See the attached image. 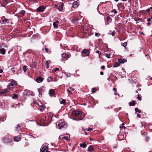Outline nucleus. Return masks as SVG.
I'll return each mask as SVG.
<instances>
[{
    "label": "nucleus",
    "mask_w": 152,
    "mask_h": 152,
    "mask_svg": "<svg viewBox=\"0 0 152 152\" xmlns=\"http://www.w3.org/2000/svg\"><path fill=\"white\" fill-rule=\"evenodd\" d=\"M80 145L81 147L84 148L86 147L87 146L86 145L85 143L80 144Z\"/></svg>",
    "instance_id": "obj_23"
},
{
    "label": "nucleus",
    "mask_w": 152,
    "mask_h": 152,
    "mask_svg": "<svg viewBox=\"0 0 152 152\" xmlns=\"http://www.w3.org/2000/svg\"><path fill=\"white\" fill-rule=\"evenodd\" d=\"M93 129L92 128L89 127L88 128V129L87 130H88L89 131L91 132V131H93Z\"/></svg>",
    "instance_id": "obj_42"
},
{
    "label": "nucleus",
    "mask_w": 152,
    "mask_h": 152,
    "mask_svg": "<svg viewBox=\"0 0 152 152\" xmlns=\"http://www.w3.org/2000/svg\"><path fill=\"white\" fill-rule=\"evenodd\" d=\"M92 89V92L93 93L95 92L96 91V89L95 88H93Z\"/></svg>",
    "instance_id": "obj_39"
},
{
    "label": "nucleus",
    "mask_w": 152,
    "mask_h": 152,
    "mask_svg": "<svg viewBox=\"0 0 152 152\" xmlns=\"http://www.w3.org/2000/svg\"><path fill=\"white\" fill-rule=\"evenodd\" d=\"M6 93H9V91L7 89H5L1 91V93L2 94H5Z\"/></svg>",
    "instance_id": "obj_15"
},
{
    "label": "nucleus",
    "mask_w": 152,
    "mask_h": 152,
    "mask_svg": "<svg viewBox=\"0 0 152 152\" xmlns=\"http://www.w3.org/2000/svg\"><path fill=\"white\" fill-rule=\"evenodd\" d=\"M135 102L134 101H132L131 102H129V104L130 106H134L135 104Z\"/></svg>",
    "instance_id": "obj_17"
},
{
    "label": "nucleus",
    "mask_w": 152,
    "mask_h": 152,
    "mask_svg": "<svg viewBox=\"0 0 152 152\" xmlns=\"http://www.w3.org/2000/svg\"><path fill=\"white\" fill-rule=\"evenodd\" d=\"M107 20L108 21L111 22L112 21V19L109 16H108L107 17Z\"/></svg>",
    "instance_id": "obj_34"
},
{
    "label": "nucleus",
    "mask_w": 152,
    "mask_h": 152,
    "mask_svg": "<svg viewBox=\"0 0 152 152\" xmlns=\"http://www.w3.org/2000/svg\"><path fill=\"white\" fill-rule=\"evenodd\" d=\"M57 123L58 124V127L59 129L66 127L67 126L66 123L61 120L57 122Z\"/></svg>",
    "instance_id": "obj_1"
},
{
    "label": "nucleus",
    "mask_w": 152,
    "mask_h": 152,
    "mask_svg": "<svg viewBox=\"0 0 152 152\" xmlns=\"http://www.w3.org/2000/svg\"><path fill=\"white\" fill-rule=\"evenodd\" d=\"M62 57L65 58L66 60L69 58L70 56L66 53H63L62 54Z\"/></svg>",
    "instance_id": "obj_12"
},
{
    "label": "nucleus",
    "mask_w": 152,
    "mask_h": 152,
    "mask_svg": "<svg viewBox=\"0 0 152 152\" xmlns=\"http://www.w3.org/2000/svg\"><path fill=\"white\" fill-rule=\"evenodd\" d=\"M81 112L77 110H73L72 112L73 116L80 117L82 115Z\"/></svg>",
    "instance_id": "obj_2"
},
{
    "label": "nucleus",
    "mask_w": 152,
    "mask_h": 152,
    "mask_svg": "<svg viewBox=\"0 0 152 152\" xmlns=\"http://www.w3.org/2000/svg\"><path fill=\"white\" fill-rule=\"evenodd\" d=\"M146 140H147V141L148 140H149V137H147L146 138Z\"/></svg>",
    "instance_id": "obj_60"
},
{
    "label": "nucleus",
    "mask_w": 152,
    "mask_h": 152,
    "mask_svg": "<svg viewBox=\"0 0 152 152\" xmlns=\"http://www.w3.org/2000/svg\"><path fill=\"white\" fill-rule=\"evenodd\" d=\"M93 150V148L91 146H90L89 147L88 149V151H92Z\"/></svg>",
    "instance_id": "obj_21"
},
{
    "label": "nucleus",
    "mask_w": 152,
    "mask_h": 152,
    "mask_svg": "<svg viewBox=\"0 0 152 152\" xmlns=\"http://www.w3.org/2000/svg\"><path fill=\"white\" fill-rule=\"evenodd\" d=\"M52 78L51 77H49L47 79V80L48 82H50L52 81Z\"/></svg>",
    "instance_id": "obj_28"
},
{
    "label": "nucleus",
    "mask_w": 152,
    "mask_h": 152,
    "mask_svg": "<svg viewBox=\"0 0 152 152\" xmlns=\"http://www.w3.org/2000/svg\"><path fill=\"white\" fill-rule=\"evenodd\" d=\"M99 7V5H98V7H97V11L99 12V13L100 14H101V13L100 12H99V11L98 10V7Z\"/></svg>",
    "instance_id": "obj_56"
},
{
    "label": "nucleus",
    "mask_w": 152,
    "mask_h": 152,
    "mask_svg": "<svg viewBox=\"0 0 152 152\" xmlns=\"http://www.w3.org/2000/svg\"><path fill=\"white\" fill-rule=\"evenodd\" d=\"M120 65V64L118 62H115L114 64L113 67H116Z\"/></svg>",
    "instance_id": "obj_20"
},
{
    "label": "nucleus",
    "mask_w": 152,
    "mask_h": 152,
    "mask_svg": "<svg viewBox=\"0 0 152 152\" xmlns=\"http://www.w3.org/2000/svg\"><path fill=\"white\" fill-rule=\"evenodd\" d=\"M49 117H50L51 118H52V117H53V115L52 113H50Z\"/></svg>",
    "instance_id": "obj_40"
},
{
    "label": "nucleus",
    "mask_w": 152,
    "mask_h": 152,
    "mask_svg": "<svg viewBox=\"0 0 152 152\" xmlns=\"http://www.w3.org/2000/svg\"><path fill=\"white\" fill-rule=\"evenodd\" d=\"M16 69L15 67H13L11 68V70H12V72L13 73V74H15V69Z\"/></svg>",
    "instance_id": "obj_32"
},
{
    "label": "nucleus",
    "mask_w": 152,
    "mask_h": 152,
    "mask_svg": "<svg viewBox=\"0 0 152 152\" xmlns=\"http://www.w3.org/2000/svg\"><path fill=\"white\" fill-rule=\"evenodd\" d=\"M89 52L88 49H83L82 52L81 56L82 57H84L86 56H88L89 55Z\"/></svg>",
    "instance_id": "obj_3"
},
{
    "label": "nucleus",
    "mask_w": 152,
    "mask_h": 152,
    "mask_svg": "<svg viewBox=\"0 0 152 152\" xmlns=\"http://www.w3.org/2000/svg\"><path fill=\"white\" fill-rule=\"evenodd\" d=\"M3 72V70L0 68V73H1Z\"/></svg>",
    "instance_id": "obj_55"
},
{
    "label": "nucleus",
    "mask_w": 152,
    "mask_h": 152,
    "mask_svg": "<svg viewBox=\"0 0 152 152\" xmlns=\"http://www.w3.org/2000/svg\"><path fill=\"white\" fill-rule=\"evenodd\" d=\"M45 7L43 6H40L37 9L36 11L38 12H43L45 9Z\"/></svg>",
    "instance_id": "obj_5"
},
{
    "label": "nucleus",
    "mask_w": 152,
    "mask_h": 152,
    "mask_svg": "<svg viewBox=\"0 0 152 152\" xmlns=\"http://www.w3.org/2000/svg\"><path fill=\"white\" fill-rule=\"evenodd\" d=\"M149 9H150V10L151 9H152V7H150V8H149Z\"/></svg>",
    "instance_id": "obj_64"
},
{
    "label": "nucleus",
    "mask_w": 152,
    "mask_h": 152,
    "mask_svg": "<svg viewBox=\"0 0 152 152\" xmlns=\"http://www.w3.org/2000/svg\"><path fill=\"white\" fill-rule=\"evenodd\" d=\"M14 140L15 141H18L20 140V136H18L17 137H15Z\"/></svg>",
    "instance_id": "obj_16"
},
{
    "label": "nucleus",
    "mask_w": 152,
    "mask_h": 152,
    "mask_svg": "<svg viewBox=\"0 0 152 152\" xmlns=\"http://www.w3.org/2000/svg\"><path fill=\"white\" fill-rule=\"evenodd\" d=\"M45 51H46V52H48L49 51V50L48 48H45Z\"/></svg>",
    "instance_id": "obj_48"
},
{
    "label": "nucleus",
    "mask_w": 152,
    "mask_h": 152,
    "mask_svg": "<svg viewBox=\"0 0 152 152\" xmlns=\"http://www.w3.org/2000/svg\"><path fill=\"white\" fill-rule=\"evenodd\" d=\"M1 20H2V24H5L9 23V20L7 18H5L4 17L1 18Z\"/></svg>",
    "instance_id": "obj_7"
},
{
    "label": "nucleus",
    "mask_w": 152,
    "mask_h": 152,
    "mask_svg": "<svg viewBox=\"0 0 152 152\" xmlns=\"http://www.w3.org/2000/svg\"><path fill=\"white\" fill-rule=\"evenodd\" d=\"M67 92L69 94H71V91L70 90H69V89H68Z\"/></svg>",
    "instance_id": "obj_45"
},
{
    "label": "nucleus",
    "mask_w": 152,
    "mask_h": 152,
    "mask_svg": "<svg viewBox=\"0 0 152 152\" xmlns=\"http://www.w3.org/2000/svg\"><path fill=\"white\" fill-rule=\"evenodd\" d=\"M49 61H46V67L47 69L49 67Z\"/></svg>",
    "instance_id": "obj_27"
},
{
    "label": "nucleus",
    "mask_w": 152,
    "mask_h": 152,
    "mask_svg": "<svg viewBox=\"0 0 152 152\" xmlns=\"http://www.w3.org/2000/svg\"><path fill=\"white\" fill-rule=\"evenodd\" d=\"M49 94L50 96H53L55 95V91L53 89H50L49 90Z\"/></svg>",
    "instance_id": "obj_10"
},
{
    "label": "nucleus",
    "mask_w": 152,
    "mask_h": 152,
    "mask_svg": "<svg viewBox=\"0 0 152 152\" xmlns=\"http://www.w3.org/2000/svg\"><path fill=\"white\" fill-rule=\"evenodd\" d=\"M25 13V12L24 10H22L20 12V13L23 15Z\"/></svg>",
    "instance_id": "obj_38"
},
{
    "label": "nucleus",
    "mask_w": 152,
    "mask_h": 152,
    "mask_svg": "<svg viewBox=\"0 0 152 152\" xmlns=\"http://www.w3.org/2000/svg\"><path fill=\"white\" fill-rule=\"evenodd\" d=\"M72 119L73 120H76V121H79V120H81L82 119L81 118H72Z\"/></svg>",
    "instance_id": "obj_36"
},
{
    "label": "nucleus",
    "mask_w": 152,
    "mask_h": 152,
    "mask_svg": "<svg viewBox=\"0 0 152 152\" xmlns=\"http://www.w3.org/2000/svg\"><path fill=\"white\" fill-rule=\"evenodd\" d=\"M18 95L17 94H14L12 97V98L13 99H16L18 98Z\"/></svg>",
    "instance_id": "obj_26"
},
{
    "label": "nucleus",
    "mask_w": 152,
    "mask_h": 152,
    "mask_svg": "<svg viewBox=\"0 0 152 152\" xmlns=\"http://www.w3.org/2000/svg\"><path fill=\"white\" fill-rule=\"evenodd\" d=\"M110 54H106V57H107V58H110Z\"/></svg>",
    "instance_id": "obj_43"
},
{
    "label": "nucleus",
    "mask_w": 152,
    "mask_h": 152,
    "mask_svg": "<svg viewBox=\"0 0 152 152\" xmlns=\"http://www.w3.org/2000/svg\"><path fill=\"white\" fill-rule=\"evenodd\" d=\"M78 20V19H74L72 20V22L73 23H75V22H77Z\"/></svg>",
    "instance_id": "obj_31"
},
{
    "label": "nucleus",
    "mask_w": 152,
    "mask_h": 152,
    "mask_svg": "<svg viewBox=\"0 0 152 152\" xmlns=\"http://www.w3.org/2000/svg\"><path fill=\"white\" fill-rule=\"evenodd\" d=\"M115 32H112L111 33V35L113 36H115Z\"/></svg>",
    "instance_id": "obj_47"
},
{
    "label": "nucleus",
    "mask_w": 152,
    "mask_h": 152,
    "mask_svg": "<svg viewBox=\"0 0 152 152\" xmlns=\"http://www.w3.org/2000/svg\"><path fill=\"white\" fill-rule=\"evenodd\" d=\"M45 108V106L43 104H42L41 105L40 108V110L41 111H43Z\"/></svg>",
    "instance_id": "obj_22"
},
{
    "label": "nucleus",
    "mask_w": 152,
    "mask_h": 152,
    "mask_svg": "<svg viewBox=\"0 0 152 152\" xmlns=\"http://www.w3.org/2000/svg\"><path fill=\"white\" fill-rule=\"evenodd\" d=\"M112 12H113L115 14L117 13V11L116 10H114V11H113Z\"/></svg>",
    "instance_id": "obj_52"
},
{
    "label": "nucleus",
    "mask_w": 152,
    "mask_h": 152,
    "mask_svg": "<svg viewBox=\"0 0 152 152\" xmlns=\"http://www.w3.org/2000/svg\"><path fill=\"white\" fill-rule=\"evenodd\" d=\"M100 74L101 75H103L104 73H103V72H100Z\"/></svg>",
    "instance_id": "obj_57"
},
{
    "label": "nucleus",
    "mask_w": 152,
    "mask_h": 152,
    "mask_svg": "<svg viewBox=\"0 0 152 152\" xmlns=\"http://www.w3.org/2000/svg\"><path fill=\"white\" fill-rule=\"evenodd\" d=\"M55 23H56L57 24V23H59V21L58 20H57L56 21V22H55Z\"/></svg>",
    "instance_id": "obj_61"
},
{
    "label": "nucleus",
    "mask_w": 152,
    "mask_h": 152,
    "mask_svg": "<svg viewBox=\"0 0 152 152\" xmlns=\"http://www.w3.org/2000/svg\"><path fill=\"white\" fill-rule=\"evenodd\" d=\"M23 72H26L27 71V67L26 66H23Z\"/></svg>",
    "instance_id": "obj_24"
},
{
    "label": "nucleus",
    "mask_w": 152,
    "mask_h": 152,
    "mask_svg": "<svg viewBox=\"0 0 152 152\" xmlns=\"http://www.w3.org/2000/svg\"><path fill=\"white\" fill-rule=\"evenodd\" d=\"M60 103L61 104H66V101L64 99H62V101H61L60 102Z\"/></svg>",
    "instance_id": "obj_30"
},
{
    "label": "nucleus",
    "mask_w": 152,
    "mask_h": 152,
    "mask_svg": "<svg viewBox=\"0 0 152 152\" xmlns=\"http://www.w3.org/2000/svg\"><path fill=\"white\" fill-rule=\"evenodd\" d=\"M147 20H148V22H149V21H151V18H148V19Z\"/></svg>",
    "instance_id": "obj_54"
},
{
    "label": "nucleus",
    "mask_w": 152,
    "mask_h": 152,
    "mask_svg": "<svg viewBox=\"0 0 152 152\" xmlns=\"http://www.w3.org/2000/svg\"><path fill=\"white\" fill-rule=\"evenodd\" d=\"M96 53H99V51L98 50H97L96 51Z\"/></svg>",
    "instance_id": "obj_59"
},
{
    "label": "nucleus",
    "mask_w": 152,
    "mask_h": 152,
    "mask_svg": "<svg viewBox=\"0 0 152 152\" xmlns=\"http://www.w3.org/2000/svg\"><path fill=\"white\" fill-rule=\"evenodd\" d=\"M63 138L65 139V140L68 141V140H69V137H63Z\"/></svg>",
    "instance_id": "obj_35"
},
{
    "label": "nucleus",
    "mask_w": 152,
    "mask_h": 152,
    "mask_svg": "<svg viewBox=\"0 0 152 152\" xmlns=\"http://www.w3.org/2000/svg\"><path fill=\"white\" fill-rule=\"evenodd\" d=\"M135 110L136 112H138L139 113H141V111L140 110H139L138 108L136 107L135 108Z\"/></svg>",
    "instance_id": "obj_29"
},
{
    "label": "nucleus",
    "mask_w": 152,
    "mask_h": 152,
    "mask_svg": "<svg viewBox=\"0 0 152 152\" xmlns=\"http://www.w3.org/2000/svg\"><path fill=\"white\" fill-rule=\"evenodd\" d=\"M114 94H115V95H116L117 94V93L116 92H115L114 93Z\"/></svg>",
    "instance_id": "obj_63"
},
{
    "label": "nucleus",
    "mask_w": 152,
    "mask_h": 152,
    "mask_svg": "<svg viewBox=\"0 0 152 152\" xmlns=\"http://www.w3.org/2000/svg\"><path fill=\"white\" fill-rule=\"evenodd\" d=\"M2 45H3L4 46V47L5 48H7V47L6 45H4V44H2Z\"/></svg>",
    "instance_id": "obj_62"
},
{
    "label": "nucleus",
    "mask_w": 152,
    "mask_h": 152,
    "mask_svg": "<svg viewBox=\"0 0 152 152\" xmlns=\"http://www.w3.org/2000/svg\"><path fill=\"white\" fill-rule=\"evenodd\" d=\"M101 68L102 69H104L105 68V66H102L101 67Z\"/></svg>",
    "instance_id": "obj_50"
},
{
    "label": "nucleus",
    "mask_w": 152,
    "mask_h": 152,
    "mask_svg": "<svg viewBox=\"0 0 152 152\" xmlns=\"http://www.w3.org/2000/svg\"><path fill=\"white\" fill-rule=\"evenodd\" d=\"M95 35L96 36V37H99V35H100V34L98 33H96L95 34Z\"/></svg>",
    "instance_id": "obj_44"
},
{
    "label": "nucleus",
    "mask_w": 152,
    "mask_h": 152,
    "mask_svg": "<svg viewBox=\"0 0 152 152\" xmlns=\"http://www.w3.org/2000/svg\"><path fill=\"white\" fill-rule=\"evenodd\" d=\"M43 79L41 77H39L36 80V81L38 83L42 82L43 81Z\"/></svg>",
    "instance_id": "obj_11"
},
{
    "label": "nucleus",
    "mask_w": 152,
    "mask_h": 152,
    "mask_svg": "<svg viewBox=\"0 0 152 152\" xmlns=\"http://www.w3.org/2000/svg\"><path fill=\"white\" fill-rule=\"evenodd\" d=\"M137 99L140 100H141V97H140L138 96L137 97Z\"/></svg>",
    "instance_id": "obj_49"
},
{
    "label": "nucleus",
    "mask_w": 152,
    "mask_h": 152,
    "mask_svg": "<svg viewBox=\"0 0 152 152\" xmlns=\"http://www.w3.org/2000/svg\"><path fill=\"white\" fill-rule=\"evenodd\" d=\"M16 85V82L14 81L13 80L11 81V83H10L9 85V87L10 88H12L14 86H15Z\"/></svg>",
    "instance_id": "obj_6"
},
{
    "label": "nucleus",
    "mask_w": 152,
    "mask_h": 152,
    "mask_svg": "<svg viewBox=\"0 0 152 152\" xmlns=\"http://www.w3.org/2000/svg\"><path fill=\"white\" fill-rule=\"evenodd\" d=\"M118 61L119 63H124L125 62H126V60H124L122 58H121V59H119L118 60Z\"/></svg>",
    "instance_id": "obj_14"
},
{
    "label": "nucleus",
    "mask_w": 152,
    "mask_h": 152,
    "mask_svg": "<svg viewBox=\"0 0 152 152\" xmlns=\"http://www.w3.org/2000/svg\"><path fill=\"white\" fill-rule=\"evenodd\" d=\"M59 7L58 8V10L60 11H61L63 10L64 6V4L62 2H60L59 4Z\"/></svg>",
    "instance_id": "obj_13"
},
{
    "label": "nucleus",
    "mask_w": 152,
    "mask_h": 152,
    "mask_svg": "<svg viewBox=\"0 0 152 152\" xmlns=\"http://www.w3.org/2000/svg\"><path fill=\"white\" fill-rule=\"evenodd\" d=\"M69 89L71 91H73L75 90V89L74 88H71L70 87H69Z\"/></svg>",
    "instance_id": "obj_41"
},
{
    "label": "nucleus",
    "mask_w": 152,
    "mask_h": 152,
    "mask_svg": "<svg viewBox=\"0 0 152 152\" xmlns=\"http://www.w3.org/2000/svg\"><path fill=\"white\" fill-rule=\"evenodd\" d=\"M78 3L79 1L78 0L74 2L72 4L73 7L75 8L77 7L78 6Z\"/></svg>",
    "instance_id": "obj_8"
},
{
    "label": "nucleus",
    "mask_w": 152,
    "mask_h": 152,
    "mask_svg": "<svg viewBox=\"0 0 152 152\" xmlns=\"http://www.w3.org/2000/svg\"><path fill=\"white\" fill-rule=\"evenodd\" d=\"M113 90L115 91V92H116V88H113Z\"/></svg>",
    "instance_id": "obj_51"
},
{
    "label": "nucleus",
    "mask_w": 152,
    "mask_h": 152,
    "mask_svg": "<svg viewBox=\"0 0 152 152\" xmlns=\"http://www.w3.org/2000/svg\"><path fill=\"white\" fill-rule=\"evenodd\" d=\"M150 11V9H149H149H147L146 10V11H147V12H149Z\"/></svg>",
    "instance_id": "obj_58"
},
{
    "label": "nucleus",
    "mask_w": 152,
    "mask_h": 152,
    "mask_svg": "<svg viewBox=\"0 0 152 152\" xmlns=\"http://www.w3.org/2000/svg\"><path fill=\"white\" fill-rule=\"evenodd\" d=\"M127 42H125L122 44V45L123 47H125L127 45Z\"/></svg>",
    "instance_id": "obj_37"
},
{
    "label": "nucleus",
    "mask_w": 152,
    "mask_h": 152,
    "mask_svg": "<svg viewBox=\"0 0 152 152\" xmlns=\"http://www.w3.org/2000/svg\"><path fill=\"white\" fill-rule=\"evenodd\" d=\"M42 87H41L38 89L39 96H42L41 92H42Z\"/></svg>",
    "instance_id": "obj_18"
},
{
    "label": "nucleus",
    "mask_w": 152,
    "mask_h": 152,
    "mask_svg": "<svg viewBox=\"0 0 152 152\" xmlns=\"http://www.w3.org/2000/svg\"><path fill=\"white\" fill-rule=\"evenodd\" d=\"M66 77H70V76H71L70 74V73L67 74H66Z\"/></svg>",
    "instance_id": "obj_46"
},
{
    "label": "nucleus",
    "mask_w": 152,
    "mask_h": 152,
    "mask_svg": "<svg viewBox=\"0 0 152 152\" xmlns=\"http://www.w3.org/2000/svg\"><path fill=\"white\" fill-rule=\"evenodd\" d=\"M0 53L2 54H4L5 53V50L4 48L0 49Z\"/></svg>",
    "instance_id": "obj_19"
},
{
    "label": "nucleus",
    "mask_w": 152,
    "mask_h": 152,
    "mask_svg": "<svg viewBox=\"0 0 152 152\" xmlns=\"http://www.w3.org/2000/svg\"><path fill=\"white\" fill-rule=\"evenodd\" d=\"M53 27H54V28H58V25L56 23H55L54 22H53Z\"/></svg>",
    "instance_id": "obj_25"
},
{
    "label": "nucleus",
    "mask_w": 152,
    "mask_h": 152,
    "mask_svg": "<svg viewBox=\"0 0 152 152\" xmlns=\"http://www.w3.org/2000/svg\"><path fill=\"white\" fill-rule=\"evenodd\" d=\"M47 122L46 119V117L45 116L43 117L40 120V123L41 124L44 123V124L43 125L45 126H47L49 124H47Z\"/></svg>",
    "instance_id": "obj_4"
},
{
    "label": "nucleus",
    "mask_w": 152,
    "mask_h": 152,
    "mask_svg": "<svg viewBox=\"0 0 152 152\" xmlns=\"http://www.w3.org/2000/svg\"><path fill=\"white\" fill-rule=\"evenodd\" d=\"M137 116L138 117V118H140V114H138L137 115Z\"/></svg>",
    "instance_id": "obj_53"
},
{
    "label": "nucleus",
    "mask_w": 152,
    "mask_h": 152,
    "mask_svg": "<svg viewBox=\"0 0 152 152\" xmlns=\"http://www.w3.org/2000/svg\"><path fill=\"white\" fill-rule=\"evenodd\" d=\"M48 147L46 146H44L42 147L41 151L42 152H47L48 150Z\"/></svg>",
    "instance_id": "obj_9"
},
{
    "label": "nucleus",
    "mask_w": 152,
    "mask_h": 152,
    "mask_svg": "<svg viewBox=\"0 0 152 152\" xmlns=\"http://www.w3.org/2000/svg\"><path fill=\"white\" fill-rule=\"evenodd\" d=\"M59 70V68H55L54 69H53V72H56V71L58 70Z\"/></svg>",
    "instance_id": "obj_33"
}]
</instances>
